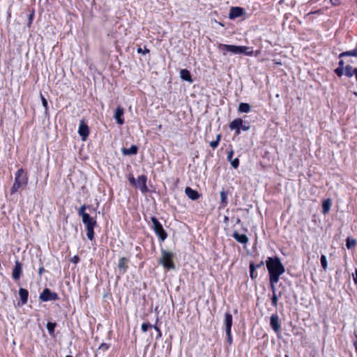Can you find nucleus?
<instances>
[{"instance_id": "obj_1", "label": "nucleus", "mask_w": 357, "mask_h": 357, "mask_svg": "<svg viewBox=\"0 0 357 357\" xmlns=\"http://www.w3.org/2000/svg\"><path fill=\"white\" fill-rule=\"evenodd\" d=\"M266 264L269 273L271 287L274 290L275 284L278 282L280 275L285 272V268L278 257H268Z\"/></svg>"}, {"instance_id": "obj_2", "label": "nucleus", "mask_w": 357, "mask_h": 357, "mask_svg": "<svg viewBox=\"0 0 357 357\" xmlns=\"http://www.w3.org/2000/svg\"><path fill=\"white\" fill-rule=\"evenodd\" d=\"M86 206L82 205L78 210V215L82 217V222L86 227V236L90 241L94 238V227L96 226V220L85 212Z\"/></svg>"}, {"instance_id": "obj_3", "label": "nucleus", "mask_w": 357, "mask_h": 357, "mask_svg": "<svg viewBox=\"0 0 357 357\" xmlns=\"http://www.w3.org/2000/svg\"><path fill=\"white\" fill-rule=\"evenodd\" d=\"M218 49L222 51L224 54L229 52L234 54H243L247 56L254 55V51L252 50V47L247 46L220 44L218 45Z\"/></svg>"}, {"instance_id": "obj_4", "label": "nucleus", "mask_w": 357, "mask_h": 357, "mask_svg": "<svg viewBox=\"0 0 357 357\" xmlns=\"http://www.w3.org/2000/svg\"><path fill=\"white\" fill-rule=\"evenodd\" d=\"M27 183L28 176L26 172L22 168L19 169L15 173V181L10 189V193H15L20 188L25 187Z\"/></svg>"}, {"instance_id": "obj_5", "label": "nucleus", "mask_w": 357, "mask_h": 357, "mask_svg": "<svg viewBox=\"0 0 357 357\" xmlns=\"http://www.w3.org/2000/svg\"><path fill=\"white\" fill-rule=\"evenodd\" d=\"M162 257L160 259V264L167 270H173L175 268V265L173 262L174 253L167 252L165 250H161Z\"/></svg>"}, {"instance_id": "obj_6", "label": "nucleus", "mask_w": 357, "mask_h": 357, "mask_svg": "<svg viewBox=\"0 0 357 357\" xmlns=\"http://www.w3.org/2000/svg\"><path fill=\"white\" fill-rule=\"evenodd\" d=\"M151 220L153 224L152 229L154 230L155 234L161 241H164L167 238V233L155 216L151 217Z\"/></svg>"}, {"instance_id": "obj_7", "label": "nucleus", "mask_w": 357, "mask_h": 357, "mask_svg": "<svg viewBox=\"0 0 357 357\" xmlns=\"http://www.w3.org/2000/svg\"><path fill=\"white\" fill-rule=\"evenodd\" d=\"M40 299L43 301H56L59 299L58 294L45 288L40 294Z\"/></svg>"}, {"instance_id": "obj_8", "label": "nucleus", "mask_w": 357, "mask_h": 357, "mask_svg": "<svg viewBox=\"0 0 357 357\" xmlns=\"http://www.w3.org/2000/svg\"><path fill=\"white\" fill-rule=\"evenodd\" d=\"M147 177L145 175H141L137 177L135 186L138 187L142 192H146L148 188L146 186Z\"/></svg>"}, {"instance_id": "obj_9", "label": "nucleus", "mask_w": 357, "mask_h": 357, "mask_svg": "<svg viewBox=\"0 0 357 357\" xmlns=\"http://www.w3.org/2000/svg\"><path fill=\"white\" fill-rule=\"evenodd\" d=\"M245 13V9L241 7H231L229 13V18L231 20L239 17Z\"/></svg>"}, {"instance_id": "obj_10", "label": "nucleus", "mask_w": 357, "mask_h": 357, "mask_svg": "<svg viewBox=\"0 0 357 357\" xmlns=\"http://www.w3.org/2000/svg\"><path fill=\"white\" fill-rule=\"evenodd\" d=\"M271 327L275 333H280L281 326L279 321V317L278 314H273L271 317Z\"/></svg>"}, {"instance_id": "obj_11", "label": "nucleus", "mask_w": 357, "mask_h": 357, "mask_svg": "<svg viewBox=\"0 0 357 357\" xmlns=\"http://www.w3.org/2000/svg\"><path fill=\"white\" fill-rule=\"evenodd\" d=\"M22 273V265L18 261L16 260L15 262V266L13 269L12 277L15 280H17L20 279Z\"/></svg>"}, {"instance_id": "obj_12", "label": "nucleus", "mask_w": 357, "mask_h": 357, "mask_svg": "<svg viewBox=\"0 0 357 357\" xmlns=\"http://www.w3.org/2000/svg\"><path fill=\"white\" fill-rule=\"evenodd\" d=\"M243 120L240 118L235 119L229 123V128L235 130L236 135L241 133V126H242Z\"/></svg>"}, {"instance_id": "obj_13", "label": "nucleus", "mask_w": 357, "mask_h": 357, "mask_svg": "<svg viewBox=\"0 0 357 357\" xmlns=\"http://www.w3.org/2000/svg\"><path fill=\"white\" fill-rule=\"evenodd\" d=\"M78 133L82 137L83 140H84L89 134V127L84 122V121H82L79 124Z\"/></svg>"}, {"instance_id": "obj_14", "label": "nucleus", "mask_w": 357, "mask_h": 357, "mask_svg": "<svg viewBox=\"0 0 357 357\" xmlns=\"http://www.w3.org/2000/svg\"><path fill=\"white\" fill-rule=\"evenodd\" d=\"M185 193L189 199L194 201L198 199L201 197V195L198 192V191L193 190L190 187L185 188Z\"/></svg>"}, {"instance_id": "obj_15", "label": "nucleus", "mask_w": 357, "mask_h": 357, "mask_svg": "<svg viewBox=\"0 0 357 357\" xmlns=\"http://www.w3.org/2000/svg\"><path fill=\"white\" fill-rule=\"evenodd\" d=\"M123 113L124 111L122 107L120 106L116 107L114 113V119H116V123L119 125H123L124 123V120L122 118Z\"/></svg>"}, {"instance_id": "obj_16", "label": "nucleus", "mask_w": 357, "mask_h": 357, "mask_svg": "<svg viewBox=\"0 0 357 357\" xmlns=\"http://www.w3.org/2000/svg\"><path fill=\"white\" fill-rule=\"evenodd\" d=\"M233 322L232 314L229 312H227L225 314L224 324L225 326V331L231 330Z\"/></svg>"}, {"instance_id": "obj_17", "label": "nucleus", "mask_w": 357, "mask_h": 357, "mask_svg": "<svg viewBox=\"0 0 357 357\" xmlns=\"http://www.w3.org/2000/svg\"><path fill=\"white\" fill-rule=\"evenodd\" d=\"M232 237L238 243L242 244L248 243L249 238L245 234H240L238 231H234Z\"/></svg>"}, {"instance_id": "obj_18", "label": "nucleus", "mask_w": 357, "mask_h": 357, "mask_svg": "<svg viewBox=\"0 0 357 357\" xmlns=\"http://www.w3.org/2000/svg\"><path fill=\"white\" fill-rule=\"evenodd\" d=\"M138 148L135 145H132L129 149L123 148L121 152L125 155H131L137 154Z\"/></svg>"}, {"instance_id": "obj_19", "label": "nucleus", "mask_w": 357, "mask_h": 357, "mask_svg": "<svg viewBox=\"0 0 357 357\" xmlns=\"http://www.w3.org/2000/svg\"><path fill=\"white\" fill-rule=\"evenodd\" d=\"M19 295L21 300V304L25 305L28 301L29 292L26 289L24 288H20L19 289Z\"/></svg>"}, {"instance_id": "obj_20", "label": "nucleus", "mask_w": 357, "mask_h": 357, "mask_svg": "<svg viewBox=\"0 0 357 357\" xmlns=\"http://www.w3.org/2000/svg\"><path fill=\"white\" fill-rule=\"evenodd\" d=\"M180 77L183 80L187 81L190 83L193 82L190 71L186 69H182L180 71Z\"/></svg>"}, {"instance_id": "obj_21", "label": "nucleus", "mask_w": 357, "mask_h": 357, "mask_svg": "<svg viewBox=\"0 0 357 357\" xmlns=\"http://www.w3.org/2000/svg\"><path fill=\"white\" fill-rule=\"evenodd\" d=\"M128 259L126 257H121L119 261L118 267L121 271V273H125L127 271L128 266L126 265Z\"/></svg>"}, {"instance_id": "obj_22", "label": "nucleus", "mask_w": 357, "mask_h": 357, "mask_svg": "<svg viewBox=\"0 0 357 357\" xmlns=\"http://www.w3.org/2000/svg\"><path fill=\"white\" fill-rule=\"evenodd\" d=\"M332 203L330 199H325L322 203V213L327 214L331 207Z\"/></svg>"}, {"instance_id": "obj_23", "label": "nucleus", "mask_w": 357, "mask_h": 357, "mask_svg": "<svg viewBox=\"0 0 357 357\" xmlns=\"http://www.w3.org/2000/svg\"><path fill=\"white\" fill-rule=\"evenodd\" d=\"M238 110L239 112L248 113L251 110V107L248 103L241 102L238 105Z\"/></svg>"}, {"instance_id": "obj_24", "label": "nucleus", "mask_w": 357, "mask_h": 357, "mask_svg": "<svg viewBox=\"0 0 357 357\" xmlns=\"http://www.w3.org/2000/svg\"><path fill=\"white\" fill-rule=\"evenodd\" d=\"M227 192L225 190L220 192V204L222 208H225L227 205Z\"/></svg>"}, {"instance_id": "obj_25", "label": "nucleus", "mask_w": 357, "mask_h": 357, "mask_svg": "<svg viewBox=\"0 0 357 357\" xmlns=\"http://www.w3.org/2000/svg\"><path fill=\"white\" fill-rule=\"evenodd\" d=\"M56 324V323L53 322H47V329L50 333V335L54 336V329Z\"/></svg>"}, {"instance_id": "obj_26", "label": "nucleus", "mask_w": 357, "mask_h": 357, "mask_svg": "<svg viewBox=\"0 0 357 357\" xmlns=\"http://www.w3.org/2000/svg\"><path fill=\"white\" fill-rule=\"evenodd\" d=\"M250 278L252 279V280H255L256 279V278L257 277V274L255 273V269H256V267H255V265L254 263L251 262L250 264Z\"/></svg>"}, {"instance_id": "obj_27", "label": "nucleus", "mask_w": 357, "mask_h": 357, "mask_svg": "<svg viewBox=\"0 0 357 357\" xmlns=\"http://www.w3.org/2000/svg\"><path fill=\"white\" fill-rule=\"evenodd\" d=\"M356 244V241L354 238L351 237H347L346 240V246L348 249H351L354 248Z\"/></svg>"}, {"instance_id": "obj_28", "label": "nucleus", "mask_w": 357, "mask_h": 357, "mask_svg": "<svg viewBox=\"0 0 357 357\" xmlns=\"http://www.w3.org/2000/svg\"><path fill=\"white\" fill-rule=\"evenodd\" d=\"M340 56H352L357 57V46L352 50L344 52L340 54Z\"/></svg>"}, {"instance_id": "obj_29", "label": "nucleus", "mask_w": 357, "mask_h": 357, "mask_svg": "<svg viewBox=\"0 0 357 357\" xmlns=\"http://www.w3.org/2000/svg\"><path fill=\"white\" fill-rule=\"evenodd\" d=\"M344 74L348 77H351L354 75V69L351 66H347L344 69Z\"/></svg>"}, {"instance_id": "obj_30", "label": "nucleus", "mask_w": 357, "mask_h": 357, "mask_svg": "<svg viewBox=\"0 0 357 357\" xmlns=\"http://www.w3.org/2000/svg\"><path fill=\"white\" fill-rule=\"evenodd\" d=\"M40 99H41V101H42L43 106L45 108V113L47 114L48 110H49L47 101L46 98L43 96V95L41 93H40Z\"/></svg>"}, {"instance_id": "obj_31", "label": "nucleus", "mask_w": 357, "mask_h": 357, "mask_svg": "<svg viewBox=\"0 0 357 357\" xmlns=\"http://www.w3.org/2000/svg\"><path fill=\"white\" fill-rule=\"evenodd\" d=\"M220 139H221V135L220 134H218L217 136H216V139L214 140V141H212L210 142V146L213 148V149H216L219 144V142L220 141Z\"/></svg>"}, {"instance_id": "obj_32", "label": "nucleus", "mask_w": 357, "mask_h": 357, "mask_svg": "<svg viewBox=\"0 0 357 357\" xmlns=\"http://www.w3.org/2000/svg\"><path fill=\"white\" fill-rule=\"evenodd\" d=\"M278 301V298L276 294L275 288L274 290H273V296L271 298V303H272L273 306H274L275 307H277Z\"/></svg>"}, {"instance_id": "obj_33", "label": "nucleus", "mask_w": 357, "mask_h": 357, "mask_svg": "<svg viewBox=\"0 0 357 357\" xmlns=\"http://www.w3.org/2000/svg\"><path fill=\"white\" fill-rule=\"evenodd\" d=\"M321 264L323 269L326 271L328 267V264L326 257L325 255H321Z\"/></svg>"}, {"instance_id": "obj_34", "label": "nucleus", "mask_w": 357, "mask_h": 357, "mask_svg": "<svg viewBox=\"0 0 357 357\" xmlns=\"http://www.w3.org/2000/svg\"><path fill=\"white\" fill-rule=\"evenodd\" d=\"M153 327V325H151V324L148 323V322H144L142 324V331L143 332H146L148 331L149 328H151Z\"/></svg>"}, {"instance_id": "obj_35", "label": "nucleus", "mask_w": 357, "mask_h": 357, "mask_svg": "<svg viewBox=\"0 0 357 357\" xmlns=\"http://www.w3.org/2000/svg\"><path fill=\"white\" fill-rule=\"evenodd\" d=\"M109 349V344H108L107 343H102L99 346L98 351H107Z\"/></svg>"}, {"instance_id": "obj_36", "label": "nucleus", "mask_w": 357, "mask_h": 357, "mask_svg": "<svg viewBox=\"0 0 357 357\" xmlns=\"http://www.w3.org/2000/svg\"><path fill=\"white\" fill-rule=\"evenodd\" d=\"M229 162H230L231 165L232 166V167H234V169L238 168V167L239 165V160H238V158L232 159Z\"/></svg>"}, {"instance_id": "obj_37", "label": "nucleus", "mask_w": 357, "mask_h": 357, "mask_svg": "<svg viewBox=\"0 0 357 357\" xmlns=\"http://www.w3.org/2000/svg\"><path fill=\"white\" fill-rule=\"evenodd\" d=\"M225 331L227 335V341L229 343V344H231L232 343L231 330Z\"/></svg>"}, {"instance_id": "obj_38", "label": "nucleus", "mask_w": 357, "mask_h": 357, "mask_svg": "<svg viewBox=\"0 0 357 357\" xmlns=\"http://www.w3.org/2000/svg\"><path fill=\"white\" fill-rule=\"evenodd\" d=\"M137 53L139 54H148L150 52V50L146 48V47H144V49L142 50L141 47H139L137 48Z\"/></svg>"}, {"instance_id": "obj_39", "label": "nucleus", "mask_w": 357, "mask_h": 357, "mask_svg": "<svg viewBox=\"0 0 357 357\" xmlns=\"http://www.w3.org/2000/svg\"><path fill=\"white\" fill-rule=\"evenodd\" d=\"M335 73L337 76L341 77L344 74V68L338 67L335 70Z\"/></svg>"}, {"instance_id": "obj_40", "label": "nucleus", "mask_w": 357, "mask_h": 357, "mask_svg": "<svg viewBox=\"0 0 357 357\" xmlns=\"http://www.w3.org/2000/svg\"><path fill=\"white\" fill-rule=\"evenodd\" d=\"M33 16H34V10H32L31 13L29 15V19H28V26L29 27H30L31 24H32Z\"/></svg>"}, {"instance_id": "obj_41", "label": "nucleus", "mask_w": 357, "mask_h": 357, "mask_svg": "<svg viewBox=\"0 0 357 357\" xmlns=\"http://www.w3.org/2000/svg\"><path fill=\"white\" fill-rule=\"evenodd\" d=\"M71 262L76 264L79 261V257L77 255H75L73 257L70 259Z\"/></svg>"}, {"instance_id": "obj_42", "label": "nucleus", "mask_w": 357, "mask_h": 357, "mask_svg": "<svg viewBox=\"0 0 357 357\" xmlns=\"http://www.w3.org/2000/svg\"><path fill=\"white\" fill-rule=\"evenodd\" d=\"M234 155V151L232 149H231L228 153H227V160L229 161H230L231 160H232V157Z\"/></svg>"}, {"instance_id": "obj_43", "label": "nucleus", "mask_w": 357, "mask_h": 357, "mask_svg": "<svg viewBox=\"0 0 357 357\" xmlns=\"http://www.w3.org/2000/svg\"><path fill=\"white\" fill-rule=\"evenodd\" d=\"M152 328H153L156 331V332H158V337H160L161 335H162V333H161L160 329L157 326H153Z\"/></svg>"}, {"instance_id": "obj_44", "label": "nucleus", "mask_w": 357, "mask_h": 357, "mask_svg": "<svg viewBox=\"0 0 357 357\" xmlns=\"http://www.w3.org/2000/svg\"><path fill=\"white\" fill-rule=\"evenodd\" d=\"M241 129H242L244 131H247L250 129V126H245L242 124V126H241Z\"/></svg>"}, {"instance_id": "obj_45", "label": "nucleus", "mask_w": 357, "mask_h": 357, "mask_svg": "<svg viewBox=\"0 0 357 357\" xmlns=\"http://www.w3.org/2000/svg\"><path fill=\"white\" fill-rule=\"evenodd\" d=\"M354 282L357 284V269L355 271V273L353 275Z\"/></svg>"}, {"instance_id": "obj_46", "label": "nucleus", "mask_w": 357, "mask_h": 357, "mask_svg": "<svg viewBox=\"0 0 357 357\" xmlns=\"http://www.w3.org/2000/svg\"><path fill=\"white\" fill-rule=\"evenodd\" d=\"M129 181L130 183H132L133 185H136V181L133 176H131L130 178H129Z\"/></svg>"}, {"instance_id": "obj_47", "label": "nucleus", "mask_w": 357, "mask_h": 357, "mask_svg": "<svg viewBox=\"0 0 357 357\" xmlns=\"http://www.w3.org/2000/svg\"><path fill=\"white\" fill-rule=\"evenodd\" d=\"M44 271H45L44 267L41 266V267L39 268L38 274L40 275H41Z\"/></svg>"}, {"instance_id": "obj_48", "label": "nucleus", "mask_w": 357, "mask_h": 357, "mask_svg": "<svg viewBox=\"0 0 357 357\" xmlns=\"http://www.w3.org/2000/svg\"><path fill=\"white\" fill-rule=\"evenodd\" d=\"M354 346L355 347L356 351L357 352V335L355 337V340H354Z\"/></svg>"}, {"instance_id": "obj_49", "label": "nucleus", "mask_w": 357, "mask_h": 357, "mask_svg": "<svg viewBox=\"0 0 357 357\" xmlns=\"http://www.w3.org/2000/svg\"><path fill=\"white\" fill-rule=\"evenodd\" d=\"M263 265H264V261H261L260 263H259L258 264L255 265V267H256V268H259L261 267Z\"/></svg>"}, {"instance_id": "obj_50", "label": "nucleus", "mask_w": 357, "mask_h": 357, "mask_svg": "<svg viewBox=\"0 0 357 357\" xmlns=\"http://www.w3.org/2000/svg\"><path fill=\"white\" fill-rule=\"evenodd\" d=\"M296 3V1H291L290 3H287V5L288 6H294Z\"/></svg>"}, {"instance_id": "obj_51", "label": "nucleus", "mask_w": 357, "mask_h": 357, "mask_svg": "<svg viewBox=\"0 0 357 357\" xmlns=\"http://www.w3.org/2000/svg\"><path fill=\"white\" fill-rule=\"evenodd\" d=\"M339 67L344 68V61L342 60L339 61Z\"/></svg>"}, {"instance_id": "obj_52", "label": "nucleus", "mask_w": 357, "mask_h": 357, "mask_svg": "<svg viewBox=\"0 0 357 357\" xmlns=\"http://www.w3.org/2000/svg\"><path fill=\"white\" fill-rule=\"evenodd\" d=\"M235 222L236 225L241 224V219L239 218H236Z\"/></svg>"}, {"instance_id": "obj_53", "label": "nucleus", "mask_w": 357, "mask_h": 357, "mask_svg": "<svg viewBox=\"0 0 357 357\" xmlns=\"http://www.w3.org/2000/svg\"><path fill=\"white\" fill-rule=\"evenodd\" d=\"M354 75L356 76V79L357 80V68H354Z\"/></svg>"}, {"instance_id": "obj_54", "label": "nucleus", "mask_w": 357, "mask_h": 357, "mask_svg": "<svg viewBox=\"0 0 357 357\" xmlns=\"http://www.w3.org/2000/svg\"><path fill=\"white\" fill-rule=\"evenodd\" d=\"M285 1H286V0H280L279 3H284V2H285Z\"/></svg>"}, {"instance_id": "obj_55", "label": "nucleus", "mask_w": 357, "mask_h": 357, "mask_svg": "<svg viewBox=\"0 0 357 357\" xmlns=\"http://www.w3.org/2000/svg\"><path fill=\"white\" fill-rule=\"evenodd\" d=\"M228 220V218L227 216L225 217V221Z\"/></svg>"}, {"instance_id": "obj_56", "label": "nucleus", "mask_w": 357, "mask_h": 357, "mask_svg": "<svg viewBox=\"0 0 357 357\" xmlns=\"http://www.w3.org/2000/svg\"><path fill=\"white\" fill-rule=\"evenodd\" d=\"M66 357H73V356H70V355H68V356H66Z\"/></svg>"}]
</instances>
